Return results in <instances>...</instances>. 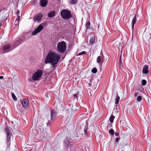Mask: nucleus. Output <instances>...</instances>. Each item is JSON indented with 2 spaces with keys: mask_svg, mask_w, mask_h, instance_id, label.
I'll use <instances>...</instances> for the list:
<instances>
[{
  "mask_svg": "<svg viewBox=\"0 0 151 151\" xmlns=\"http://www.w3.org/2000/svg\"><path fill=\"white\" fill-rule=\"evenodd\" d=\"M19 13H20V12H19V10H18L16 12V14L18 16H19Z\"/></svg>",
  "mask_w": 151,
  "mask_h": 151,
  "instance_id": "obj_36",
  "label": "nucleus"
},
{
  "mask_svg": "<svg viewBox=\"0 0 151 151\" xmlns=\"http://www.w3.org/2000/svg\"><path fill=\"white\" fill-rule=\"evenodd\" d=\"M67 45L65 42L64 41L59 42L57 46V51L60 53H64L66 48Z\"/></svg>",
  "mask_w": 151,
  "mask_h": 151,
  "instance_id": "obj_2",
  "label": "nucleus"
},
{
  "mask_svg": "<svg viewBox=\"0 0 151 151\" xmlns=\"http://www.w3.org/2000/svg\"><path fill=\"white\" fill-rule=\"evenodd\" d=\"M29 81H32V79H29Z\"/></svg>",
  "mask_w": 151,
  "mask_h": 151,
  "instance_id": "obj_42",
  "label": "nucleus"
},
{
  "mask_svg": "<svg viewBox=\"0 0 151 151\" xmlns=\"http://www.w3.org/2000/svg\"><path fill=\"white\" fill-rule=\"evenodd\" d=\"M100 54H101V56H102V55H103L102 51H101V52L100 53Z\"/></svg>",
  "mask_w": 151,
  "mask_h": 151,
  "instance_id": "obj_41",
  "label": "nucleus"
},
{
  "mask_svg": "<svg viewBox=\"0 0 151 151\" xmlns=\"http://www.w3.org/2000/svg\"><path fill=\"white\" fill-rule=\"evenodd\" d=\"M50 122H49V121H48V123H47V125H49L50 124Z\"/></svg>",
  "mask_w": 151,
  "mask_h": 151,
  "instance_id": "obj_40",
  "label": "nucleus"
},
{
  "mask_svg": "<svg viewBox=\"0 0 151 151\" xmlns=\"http://www.w3.org/2000/svg\"><path fill=\"white\" fill-rule=\"evenodd\" d=\"M20 19V16H18L17 19H16L14 23V24L15 25H18L19 24V20Z\"/></svg>",
  "mask_w": 151,
  "mask_h": 151,
  "instance_id": "obj_16",
  "label": "nucleus"
},
{
  "mask_svg": "<svg viewBox=\"0 0 151 151\" xmlns=\"http://www.w3.org/2000/svg\"><path fill=\"white\" fill-rule=\"evenodd\" d=\"M25 39V36H20L18 38L17 40L16 41L15 45L16 46L18 45L19 44L23 43Z\"/></svg>",
  "mask_w": 151,
  "mask_h": 151,
  "instance_id": "obj_8",
  "label": "nucleus"
},
{
  "mask_svg": "<svg viewBox=\"0 0 151 151\" xmlns=\"http://www.w3.org/2000/svg\"><path fill=\"white\" fill-rule=\"evenodd\" d=\"M109 133L111 135H113L114 134V132L112 129H111L109 131Z\"/></svg>",
  "mask_w": 151,
  "mask_h": 151,
  "instance_id": "obj_26",
  "label": "nucleus"
},
{
  "mask_svg": "<svg viewBox=\"0 0 151 151\" xmlns=\"http://www.w3.org/2000/svg\"><path fill=\"white\" fill-rule=\"evenodd\" d=\"M47 0H41L40 1V4L42 7H44L47 5Z\"/></svg>",
  "mask_w": 151,
  "mask_h": 151,
  "instance_id": "obj_12",
  "label": "nucleus"
},
{
  "mask_svg": "<svg viewBox=\"0 0 151 151\" xmlns=\"http://www.w3.org/2000/svg\"><path fill=\"white\" fill-rule=\"evenodd\" d=\"M61 57L60 54L55 51H50L47 55L45 60V64L50 63L51 65L50 68L52 71H54L57 67V64Z\"/></svg>",
  "mask_w": 151,
  "mask_h": 151,
  "instance_id": "obj_1",
  "label": "nucleus"
},
{
  "mask_svg": "<svg viewBox=\"0 0 151 151\" xmlns=\"http://www.w3.org/2000/svg\"><path fill=\"white\" fill-rule=\"evenodd\" d=\"M88 85H89V86H91V84L90 83H89L88 84Z\"/></svg>",
  "mask_w": 151,
  "mask_h": 151,
  "instance_id": "obj_43",
  "label": "nucleus"
},
{
  "mask_svg": "<svg viewBox=\"0 0 151 151\" xmlns=\"http://www.w3.org/2000/svg\"><path fill=\"white\" fill-rule=\"evenodd\" d=\"M147 83L146 80L144 79H143L142 81V86L145 85Z\"/></svg>",
  "mask_w": 151,
  "mask_h": 151,
  "instance_id": "obj_27",
  "label": "nucleus"
},
{
  "mask_svg": "<svg viewBox=\"0 0 151 151\" xmlns=\"http://www.w3.org/2000/svg\"><path fill=\"white\" fill-rule=\"evenodd\" d=\"M64 145L65 148L67 149L69 147V145L70 144L69 141H64Z\"/></svg>",
  "mask_w": 151,
  "mask_h": 151,
  "instance_id": "obj_19",
  "label": "nucleus"
},
{
  "mask_svg": "<svg viewBox=\"0 0 151 151\" xmlns=\"http://www.w3.org/2000/svg\"><path fill=\"white\" fill-rule=\"evenodd\" d=\"M119 66L121 68H122L123 67V64L122 63L121 55H120L119 60Z\"/></svg>",
  "mask_w": 151,
  "mask_h": 151,
  "instance_id": "obj_18",
  "label": "nucleus"
},
{
  "mask_svg": "<svg viewBox=\"0 0 151 151\" xmlns=\"http://www.w3.org/2000/svg\"><path fill=\"white\" fill-rule=\"evenodd\" d=\"M73 96L74 97V99H77V95L76 94H74L73 95Z\"/></svg>",
  "mask_w": 151,
  "mask_h": 151,
  "instance_id": "obj_33",
  "label": "nucleus"
},
{
  "mask_svg": "<svg viewBox=\"0 0 151 151\" xmlns=\"http://www.w3.org/2000/svg\"><path fill=\"white\" fill-rule=\"evenodd\" d=\"M85 26L86 27V29H89L90 28V22H87L85 24Z\"/></svg>",
  "mask_w": 151,
  "mask_h": 151,
  "instance_id": "obj_24",
  "label": "nucleus"
},
{
  "mask_svg": "<svg viewBox=\"0 0 151 151\" xmlns=\"http://www.w3.org/2000/svg\"><path fill=\"white\" fill-rule=\"evenodd\" d=\"M11 134L10 133H7V134L6 140L8 142L10 141V139L11 138Z\"/></svg>",
  "mask_w": 151,
  "mask_h": 151,
  "instance_id": "obj_23",
  "label": "nucleus"
},
{
  "mask_svg": "<svg viewBox=\"0 0 151 151\" xmlns=\"http://www.w3.org/2000/svg\"><path fill=\"white\" fill-rule=\"evenodd\" d=\"M138 95V93L137 92H136V93L134 94V96H135V97H136Z\"/></svg>",
  "mask_w": 151,
  "mask_h": 151,
  "instance_id": "obj_38",
  "label": "nucleus"
},
{
  "mask_svg": "<svg viewBox=\"0 0 151 151\" xmlns=\"http://www.w3.org/2000/svg\"><path fill=\"white\" fill-rule=\"evenodd\" d=\"M20 102L22 104L23 108L26 109L28 108L29 105V100L27 99H24L22 100L20 99Z\"/></svg>",
  "mask_w": 151,
  "mask_h": 151,
  "instance_id": "obj_6",
  "label": "nucleus"
},
{
  "mask_svg": "<svg viewBox=\"0 0 151 151\" xmlns=\"http://www.w3.org/2000/svg\"><path fill=\"white\" fill-rule=\"evenodd\" d=\"M115 136H116V137H117L119 136V134H118V133H117V132H115Z\"/></svg>",
  "mask_w": 151,
  "mask_h": 151,
  "instance_id": "obj_37",
  "label": "nucleus"
},
{
  "mask_svg": "<svg viewBox=\"0 0 151 151\" xmlns=\"http://www.w3.org/2000/svg\"><path fill=\"white\" fill-rule=\"evenodd\" d=\"M58 1H59L60 0H57Z\"/></svg>",
  "mask_w": 151,
  "mask_h": 151,
  "instance_id": "obj_44",
  "label": "nucleus"
},
{
  "mask_svg": "<svg viewBox=\"0 0 151 151\" xmlns=\"http://www.w3.org/2000/svg\"><path fill=\"white\" fill-rule=\"evenodd\" d=\"M95 41V38L94 37L92 36L91 37L90 40V42L92 44Z\"/></svg>",
  "mask_w": 151,
  "mask_h": 151,
  "instance_id": "obj_22",
  "label": "nucleus"
},
{
  "mask_svg": "<svg viewBox=\"0 0 151 151\" xmlns=\"http://www.w3.org/2000/svg\"><path fill=\"white\" fill-rule=\"evenodd\" d=\"M42 16L43 15L41 13H39L36 14L34 17L33 19L34 21H37L39 22Z\"/></svg>",
  "mask_w": 151,
  "mask_h": 151,
  "instance_id": "obj_11",
  "label": "nucleus"
},
{
  "mask_svg": "<svg viewBox=\"0 0 151 151\" xmlns=\"http://www.w3.org/2000/svg\"><path fill=\"white\" fill-rule=\"evenodd\" d=\"M148 67L147 66L145 65L144 66L143 68V72L144 73L146 74L149 73V71L148 70Z\"/></svg>",
  "mask_w": 151,
  "mask_h": 151,
  "instance_id": "obj_13",
  "label": "nucleus"
},
{
  "mask_svg": "<svg viewBox=\"0 0 151 151\" xmlns=\"http://www.w3.org/2000/svg\"><path fill=\"white\" fill-rule=\"evenodd\" d=\"M142 99V96H138L137 99V100L138 101H140Z\"/></svg>",
  "mask_w": 151,
  "mask_h": 151,
  "instance_id": "obj_31",
  "label": "nucleus"
},
{
  "mask_svg": "<svg viewBox=\"0 0 151 151\" xmlns=\"http://www.w3.org/2000/svg\"><path fill=\"white\" fill-rule=\"evenodd\" d=\"M55 12L54 11H52L49 12L48 14V16L51 18L53 17L55 15Z\"/></svg>",
  "mask_w": 151,
  "mask_h": 151,
  "instance_id": "obj_15",
  "label": "nucleus"
},
{
  "mask_svg": "<svg viewBox=\"0 0 151 151\" xmlns=\"http://www.w3.org/2000/svg\"><path fill=\"white\" fill-rule=\"evenodd\" d=\"M86 124L85 126L84 129V133L86 134L87 133V130L88 129L87 123H86Z\"/></svg>",
  "mask_w": 151,
  "mask_h": 151,
  "instance_id": "obj_20",
  "label": "nucleus"
},
{
  "mask_svg": "<svg viewBox=\"0 0 151 151\" xmlns=\"http://www.w3.org/2000/svg\"><path fill=\"white\" fill-rule=\"evenodd\" d=\"M114 118L115 117L114 116H113L112 114H111L109 119L110 122L111 123H113Z\"/></svg>",
  "mask_w": 151,
  "mask_h": 151,
  "instance_id": "obj_21",
  "label": "nucleus"
},
{
  "mask_svg": "<svg viewBox=\"0 0 151 151\" xmlns=\"http://www.w3.org/2000/svg\"><path fill=\"white\" fill-rule=\"evenodd\" d=\"M77 2V0H72L71 1V3L72 4H76Z\"/></svg>",
  "mask_w": 151,
  "mask_h": 151,
  "instance_id": "obj_32",
  "label": "nucleus"
},
{
  "mask_svg": "<svg viewBox=\"0 0 151 151\" xmlns=\"http://www.w3.org/2000/svg\"><path fill=\"white\" fill-rule=\"evenodd\" d=\"M136 15H135L134 17H133L132 21V29H133L134 26L135 24L136 23L137 21V19L136 18Z\"/></svg>",
  "mask_w": 151,
  "mask_h": 151,
  "instance_id": "obj_14",
  "label": "nucleus"
},
{
  "mask_svg": "<svg viewBox=\"0 0 151 151\" xmlns=\"http://www.w3.org/2000/svg\"><path fill=\"white\" fill-rule=\"evenodd\" d=\"M69 141V138L68 137H66L65 138V139L64 141Z\"/></svg>",
  "mask_w": 151,
  "mask_h": 151,
  "instance_id": "obj_34",
  "label": "nucleus"
},
{
  "mask_svg": "<svg viewBox=\"0 0 151 151\" xmlns=\"http://www.w3.org/2000/svg\"><path fill=\"white\" fill-rule=\"evenodd\" d=\"M43 28V26L42 25H40L35 29L32 32V35L34 36L36 35L38 33L40 32Z\"/></svg>",
  "mask_w": 151,
  "mask_h": 151,
  "instance_id": "obj_7",
  "label": "nucleus"
},
{
  "mask_svg": "<svg viewBox=\"0 0 151 151\" xmlns=\"http://www.w3.org/2000/svg\"><path fill=\"white\" fill-rule=\"evenodd\" d=\"M12 96L13 99L14 101H16L17 100V98L16 97L14 94L13 93H12Z\"/></svg>",
  "mask_w": 151,
  "mask_h": 151,
  "instance_id": "obj_25",
  "label": "nucleus"
},
{
  "mask_svg": "<svg viewBox=\"0 0 151 151\" xmlns=\"http://www.w3.org/2000/svg\"><path fill=\"white\" fill-rule=\"evenodd\" d=\"M60 15L62 18L64 19H68L71 17V14L70 12L66 9L62 10Z\"/></svg>",
  "mask_w": 151,
  "mask_h": 151,
  "instance_id": "obj_4",
  "label": "nucleus"
},
{
  "mask_svg": "<svg viewBox=\"0 0 151 151\" xmlns=\"http://www.w3.org/2000/svg\"><path fill=\"white\" fill-rule=\"evenodd\" d=\"M43 72L42 70H38L33 75L32 79L34 81L39 80L43 75Z\"/></svg>",
  "mask_w": 151,
  "mask_h": 151,
  "instance_id": "obj_3",
  "label": "nucleus"
},
{
  "mask_svg": "<svg viewBox=\"0 0 151 151\" xmlns=\"http://www.w3.org/2000/svg\"><path fill=\"white\" fill-rule=\"evenodd\" d=\"M97 71V69L96 68H93L92 70V72L93 73H96Z\"/></svg>",
  "mask_w": 151,
  "mask_h": 151,
  "instance_id": "obj_29",
  "label": "nucleus"
},
{
  "mask_svg": "<svg viewBox=\"0 0 151 151\" xmlns=\"http://www.w3.org/2000/svg\"><path fill=\"white\" fill-rule=\"evenodd\" d=\"M5 130L7 134V133H10L9 132V129L8 127H6L5 128Z\"/></svg>",
  "mask_w": 151,
  "mask_h": 151,
  "instance_id": "obj_28",
  "label": "nucleus"
},
{
  "mask_svg": "<svg viewBox=\"0 0 151 151\" xmlns=\"http://www.w3.org/2000/svg\"><path fill=\"white\" fill-rule=\"evenodd\" d=\"M116 141V142H118L119 140V138H116L115 139Z\"/></svg>",
  "mask_w": 151,
  "mask_h": 151,
  "instance_id": "obj_35",
  "label": "nucleus"
},
{
  "mask_svg": "<svg viewBox=\"0 0 151 151\" xmlns=\"http://www.w3.org/2000/svg\"><path fill=\"white\" fill-rule=\"evenodd\" d=\"M86 54V52L83 51H82L81 52L79 53L77 55H82L83 54Z\"/></svg>",
  "mask_w": 151,
  "mask_h": 151,
  "instance_id": "obj_30",
  "label": "nucleus"
},
{
  "mask_svg": "<svg viewBox=\"0 0 151 151\" xmlns=\"http://www.w3.org/2000/svg\"><path fill=\"white\" fill-rule=\"evenodd\" d=\"M104 59V57L103 55L99 56L96 58V62L100 65H101Z\"/></svg>",
  "mask_w": 151,
  "mask_h": 151,
  "instance_id": "obj_9",
  "label": "nucleus"
},
{
  "mask_svg": "<svg viewBox=\"0 0 151 151\" xmlns=\"http://www.w3.org/2000/svg\"><path fill=\"white\" fill-rule=\"evenodd\" d=\"M120 99V97L118 96V93L117 92V95L116 96L115 100L116 101L115 102V104H118L119 103V101Z\"/></svg>",
  "mask_w": 151,
  "mask_h": 151,
  "instance_id": "obj_17",
  "label": "nucleus"
},
{
  "mask_svg": "<svg viewBox=\"0 0 151 151\" xmlns=\"http://www.w3.org/2000/svg\"><path fill=\"white\" fill-rule=\"evenodd\" d=\"M15 48L13 45L8 44L4 46L2 50L4 53H6L13 50Z\"/></svg>",
  "mask_w": 151,
  "mask_h": 151,
  "instance_id": "obj_5",
  "label": "nucleus"
},
{
  "mask_svg": "<svg viewBox=\"0 0 151 151\" xmlns=\"http://www.w3.org/2000/svg\"><path fill=\"white\" fill-rule=\"evenodd\" d=\"M50 111L51 120H54L56 117V113L54 109L52 108H51L50 109Z\"/></svg>",
  "mask_w": 151,
  "mask_h": 151,
  "instance_id": "obj_10",
  "label": "nucleus"
},
{
  "mask_svg": "<svg viewBox=\"0 0 151 151\" xmlns=\"http://www.w3.org/2000/svg\"><path fill=\"white\" fill-rule=\"evenodd\" d=\"M4 78V77L3 76H0V79H3Z\"/></svg>",
  "mask_w": 151,
  "mask_h": 151,
  "instance_id": "obj_39",
  "label": "nucleus"
}]
</instances>
